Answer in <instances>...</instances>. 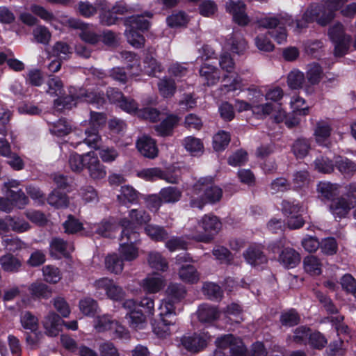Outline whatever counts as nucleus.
<instances>
[{"label":"nucleus","mask_w":356,"mask_h":356,"mask_svg":"<svg viewBox=\"0 0 356 356\" xmlns=\"http://www.w3.org/2000/svg\"><path fill=\"white\" fill-rule=\"evenodd\" d=\"M348 0H323L322 4L310 6L304 13L301 19L296 21L298 30L307 26L308 23L316 21L321 26L329 24L334 17L335 12L343 9Z\"/></svg>","instance_id":"f257e3e1"},{"label":"nucleus","mask_w":356,"mask_h":356,"mask_svg":"<svg viewBox=\"0 0 356 356\" xmlns=\"http://www.w3.org/2000/svg\"><path fill=\"white\" fill-rule=\"evenodd\" d=\"M194 190L197 194L200 193L202 191L204 192V200L196 198L191 201V206L192 207L200 209L203 208L207 202L214 204L219 202L222 196V189L213 184L212 177L200 179L194 186Z\"/></svg>","instance_id":"f03ea898"},{"label":"nucleus","mask_w":356,"mask_h":356,"mask_svg":"<svg viewBox=\"0 0 356 356\" xmlns=\"http://www.w3.org/2000/svg\"><path fill=\"white\" fill-rule=\"evenodd\" d=\"M197 227L201 229L199 231L198 240L208 243L220 232L222 223L216 216L205 214L199 220Z\"/></svg>","instance_id":"7ed1b4c3"},{"label":"nucleus","mask_w":356,"mask_h":356,"mask_svg":"<svg viewBox=\"0 0 356 356\" xmlns=\"http://www.w3.org/2000/svg\"><path fill=\"white\" fill-rule=\"evenodd\" d=\"M76 99H81V101L93 104L97 108L102 106L105 103L103 94L92 91H86L80 92V94L76 96H67L63 99H56L55 104L57 106L63 104V108L70 109L72 106H76V103L74 102Z\"/></svg>","instance_id":"20e7f679"},{"label":"nucleus","mask_w":356,"mask_h":356,"mask_svg":"<svg viewBox=\"0 0 356 356\" xmlns=\"http://www.w3.org/2000/svg\"><path fill=\"white\" fill-rule=\"evenodd\" d=\"M329 35L334 43V54L336 56L345 55L350 47L351 37L344 33L343 26L337 23L330 28Z\"/></svg>","instance_id":"39448f33"},{"label":"nucleus","mask_w":356,"mask_h":356,"mask_svg":"<svg viewBox=\"0 0 356 356\" xmlns=\"http://www.w3.org/2000/svg\"><path fill=\"white\" fill-rule=\"evenodd\" d=\"M216 344L221 348L229 349V356H247V348L240 338L232 334H225L218 337Z\"/></svg>","instance_id":"423d86ee"},{"label":"nucleus","mask_w":356,"mask_h":356,"mask_svg":"<svg viewBox=\"0 0 356 356\" xmlns=\"http://www.w3.org/2000/svg\"><path fill=\"white\" fill-rule=\"evenodd\" d=\"M226 11L233 16V20L239 26H246L250 19L245 13V4L241 0H229L225 4Z\"/></svg>","instance_id":"0eeeda50"},{"label":"nucleus","mask_w":356,"mask_h":356,"mask_svg":"<svg viewBox=\"0 0 356 356\" xmlns=\"http://www.w3.org/2000/svg\"><path fill=\"white\" fill-rule=\"evenodd\" d=\"M86 161L87 164L86 165V168L88 170L89 177L92 180L97 181L106 177V167L100 162L95 152H88Z\"/></svg>","instance_id":"6e6552de"},{"label":"nucleus","mask_w":356,"mask_h":356,"mask_svg":"<svg viewBox=\"0 0 356 356\" xmlns=\"http://www.w3.org/2000/svg\"><path fill=\"white\" fill-rule=\"evenodd\" d=\"M136 147L141 155L146 158L154 159L158 156L159 150L156 141L148 136H143L136 142Z\"/></svg>","instance_id":"1a4fd4ad"},{"label":"nucleus","mask_w":356,"mask_h":356,"mask_svg":"<svg viewBox=\"0 0 356 356\" xmlns=\"http://www.w3.org/2000/svg\"><path fill=\"white\" fill-rule=\"evenodd\" d=\"M210 336L207 334H196L190 337H184L181 339V344L183 346L191 352L197 353L204 348Z\"/></svg>","instance_id":"9d476101"},{"label":"nucleus","mask_w":356,"mask_h":356,"mask_svg":"<svg viewBox=\"0 0 356 356\" xmlns=\"http://www.w3.org/2000/svg\"><path fill=\"white\" fill-rule=\"evenodd\" d=\"M63 323L64 321L60 316L54 312H49L42 321L45 332L50 337L57 336L61 330Z\"/></svg>","instance_id":"9b49d317"},{"label":"nucleus","mask_w":356,"mask_h":356,"mask_svg":"<svg viewBox=\"0 0 356 356\" xmlns=\"http://www.w3.org/2000/svg\"><path fill=\"white\" fill-rule=\"evenodd\" d=\"M330 211L335 218H342L353 208L343 196L333 199L330 204Z\"/></svg>","instance_id":"f8f14e48"},{"label":"nucleus","mask_w":356,"mask_h":356,"mask_svg":"<svg viewBox=\"0 0 356 356\" xmlns=\"http://www.w3.org/2000/svg\"><path fill=\"white\" fill-rule=\"evenodd\" d=\"M120 224L113 218L103 219L101 222L94 225L95 232L104 237H112L116 232Z\"/></svg>","instance_id":"ddd939ff"},{"label":"nucleus","mask_w":356,"mask_h":356,"mask_svg":"<svg viewBox=\"0 0 356 356\" xmlns=\"http://www.w3.org/2000/svg\"><path fill=\"white\" fill-rule=\"evenodd\" d=\"M72 26L81 30L79 36L83 41L87 43L95 44L102 39V35L97 33L89 24L81 22H75Z\"/></svg>","instance_id":"4468645a"},{"label":"nucleus","mask_w":356,"mask_h":356,"mask_svg":"<svg viewBox=\"0 0 356 356\" xmlns=\"http://www.w3.org/2000/svg\"><path fill=\"white\" fill-rule=\"evenodd\" d=\"M259 26L265 29H272L276 27L292 26L294 24L293 19L287 15H277L276 17H265L258 21Z\"/></svg>","instance_id":"2eb2a0df"},{"label":"nucleus","mask_w":356,"mask_h":356,"mask_svg":"<svg viewBox=\"0 0 356 356\" xmlns=\"http://www.w3.org/2000/svg\"><path fill=\"white\" fill-rule=\"evenodd\" d=\"M226 45L233 53L241 55L248 49V42L239 32H234L226 40Z\"/></svg>","instance_id":"dca6fc26"},{"label":"nucleus","mask_w":356,"mask_h":356,"mask_svg":"<svg viewBox=\"0 0 356 356\" xmlns=\"http://www.w3.org/2000/svg\"><path fill=\"white\" fill-rule=\"evenodd\" d=\"M165 279L163 276L154 273L148 275L143 280L142 286L144 291L149 293H156L165 286Z\"/></svg>","instance_id":"f3484780"},{"label":"nucleus","mask_w":356,"mask_h":356,"mask_svg":"<svg viewBox=\"0 0 356 356\" xmlns=\"http://www.w3.org/2000/svg\"><path fill=\"white\" fill-rule=\"evenodd\" d=\"M119 224L123 227L120 236L122 243H136L139 241L140 234L131 226L128 218H124L121 219Z\"/></svg>","instance_id":"a211bd4d"},{"label":"nucleus","mask_w":356,"mask_h":356,"mask_svg":"<svg viewBox=\"0 0 356 356\" xmlns=\"http://www.w3.org/2000/svg\"><path fill=\"white\" fill-rule=\"evenodd\" d=\"M245 261L252 266H259L266 263L267 258L261 248L256 245L250 246L244 252Z\"/></svg>","instance_id":"6ab92c4d"},{"label":"nucleus","mask_w":356,"mask_h":356,"mask_svg":"<svg viewBox=\"0 0 356 356\" xmlns=\"http://www.w3.org/2000/svg\"><path fill=\"white\" fill-rule=\"evenodd\" d=\"M145 16L151 18L152 14L149 12H145L142 15H134L127 17L124 20V25L127 27H132L140 31H147L150 26V22L148 19L144 18Z\"/></svg>","instance_id":"aec40b11"},{"label":"nucleus","mask_w":356,"mask_h":356,"mask_svg":"<svg viewBox=\"0 0 356 356\" xmlns=\"http://www.w3.org/2000/svg\"><path fill=\"white\" fill-rule=\"evenodd\" d=\"M200 75L208 86L216 84L220 78V73L217 67L204 64L200 70Z\"/></svg>","instance_id":"412c9836"},{"label":"nucleus","mask_w":356,"mask_h":356,"mask_svg":"<svg viewBox=\"0 0 356 356\" xmlns=\"http://www.w3.org/2000/svg\"><path fill=\"white\" fill-rule=\"evenodd\" d=\"M197 315L202 323H212L219 318L220 312L216 307L203 304L199 307Z\"/></svg>","instance_id":"4be33fe9"},{"label":"nucleus","mask_w":356,"mask_h":356,"mask_svg":"<svg viewBox=\"0 0 356 356\" xmlns=\"http://www.w3.org/2000/svg\"><path fill=\"white\" fill-rule=\"evenodd\" d=\"M317 192L322 200L332 201L339 195V186L327 181H321L317 185Z\"/></svg>","instance_id":"5701e85b"},{"label":"nucleus","mask_w":356,"mask_h":356,"mask_svg":"<svg viewBox=\"0 0 356 356\" xmlns=\"http://www.w3.org/2000/svg\"><path fill=\"white\" fill-rule=\"evenodd\" d=\"M147 261L149 267L156 270L165 272L168 268L167 259L159 252H149Z\"/></svg>","instance_id":"b1692460"},{"label":"nucleus","mask_w":356,"mask_h":356,"mask_svg":"<svg viewBox=\"0 0 356 356\" xmlns=\"http://www.w3.org/2000/svg\"><path fill=\"white\" fill-rule=\"evenodd\" d=\"M47 202L56 209L67 208L70 204V200L66 193L54 189L48 196Z\"/></svg>","instance_id":"393cba45"},{"label":"nucleus","mask_w":356,"mask_h":356,"mask_svg":"<svg viewBox=\"0 0 356 356\" xmlns=\"http://www.w3.org/2000/svg\"><path fill=\"white\" fill-rule=\"evenodd\" d=\"M280 261L287 268H294L300 262V255L294 249L287 248L280 254Z\"/></svg>","instance_id":"a878e982"},{"label":"nucleus","mask_w":356,"mask_h":356,"mask_svg":"<svg viewBox=\"0 0 356 356\" xmlns=\"http://www.w3.org/2000/svg\"><path fill=\"white\" fill-rule=\"evenodd\" d=\"M332 127L325 121H319L316 123L314 129L315 140L319 145H324L331 135Z\"/></svg>","instance_id":"bb28decb"},{"label":"nucleus","mask_w":356,"mask_h":356,"mask_svg":"<svg viewBox=\"0 0 356 356\" xmlns=\"http://www.w3.org/2000/svg\"><path fill=\"white\" fill-rule=\"evenodd\" d=\"M104 264L107 270L111 273L120 274L124 268V261L116 253L107 255Z\"/></svg>","instance_id":"cd10ccee"},{"label":"nucleus","mask_w":356,"mask_h":356,"mask_svg":"<svg viewBox=\"0 0 356 356\" xmlns=\"http://www.w3.org/2000/svg\"><path fill=\"white\" fill-rule=\"evenodd\" d=\"M86 156H88V153L82 155L76 152L70 154L67 161L70 169L76 173L81 172L87 164Z\"/></svg>","instance_id":"c85d7f7f"},{"label":"nucleus","mask_w":356,"mask_h":356,"mask_svg":"<svg viewBox=\"0 0 356 356\" xmlns=\"http://www.w3.org/2000/svg\"><path fill=\"white\" fill-rule=\"evenodd\" d=\"M157 86L160 95L164 98L172 97L177 90L175 81L167 76L160 79Z\"/></svg>","instance_id":"c756f323"},{"label":"nucleus","mask_w":356,"mask_h":356,"mask_svg":"<svg viewBox=\"0 0 356 356\" xmlns=\"http://www.w3.org/2000/svg\"><path fill=\"white\" fill-rule=\"evenodd\" d=\"M165 294L167 299L173 302H178L184 298L186 294V290L185 287L180 284L170 283L165 290Z\"/></svg>","instance_id":"7c9ffc66"},{"label":"nucleus","mask_w":356,"mask_h":356,"mask_svg":"<svg viewBox=\"0 0 356 356\" xmlns=\"http://www.w3.org/2000/svg\"><path fill=\"white\" fill-rule=\"evenodd\" d=\"M179 278L185 282L195 284L200 280V274L192 265L183 266L179 270Z\"/></svg>","instance_id":"2f4dec72"},{"label":"nucleus","mask_w":356,"mask_h":356,"mask_svg":"<svg viewBox=\"0 0 356 356\" xmlns=\"http://www.w3.org/2000/svg\"><path fill=\"white\" fill-rule=\"evenodd\" d=\"M74 248L63 239L54 238L50 243V251L51 254H60L67 257L70 251H73Z\"/></svg>","instance_id":"473e14b6"},{"label":"nucleus","mask_w":356,"mask_h":356,"mask_svg":"<svg viewBox=\"0 0 356 356\" xmlns=\"http://www.w3.org/2000/svg\"><path fill=\"white\" fill-rule=\"evenodd\" d=\"M20 323L24 329L30 330L33 333H35L38 329V318L29 311L22 312L20 316Z\"/></svg>","instance_id":"72a5a7b5"},{"label":"nucleus","mask_w":356,"mask_h":356,"mask_svg":"<svg viewBox=\"0 0 356 356\" xmlns=\"http://www.w3.org/2000/svg\"><path fill=\"white\" fill-rule=\"evenodd\" d=\"M119 253L123 261H131L138 258V248L135 245V243H121Z\"/></svg>","instance_id":"f704fd0d"},{"label":"nucleus","mask_w":356,"mask_h":356,"mask_svg":"<svg viewBox=\"0 0 356 356\" xmlns=\"http://www.w3.org/2000/svg\"><path fill=\"white\" fill-rule=\"evenodd\" d=\"M129 220L130 223L143 225L151 220L150 215L143 209H133L129 211Z\"/></svg>","instance_id":"c9c22d12"},{"label":"nucleus","mask_w":356,"mask_h":356,"mask_svg":"<svg viewBox=\"0 0 356 356\" xmlns=\"http://www.w3.org/2000/svg\"><path fill=\"white\" fill-rule=\"evenodd\" d=\"M101 140L102 138L99 134V129L90 127H88L85 129L83 143L90 147L95 149H99Z\"/></svg>","instance_id":"e433bc0d"},{"label":"nucleus","mask_w":356,"mask_h":356,"mask_svg":"<svg viewBox=\"0 0 356 356\" xmlns=\"http://www.w3.org/2000/svg\"><path fill=\"white\" fill-rule=\"evenodd\" d=\"M323 76V69L318 63H312L308 65L306 77L309 83L312 85L318 84Z\"/></svg>","instance_id":"4c0bfd02"},{"label":"nucleus","mask_w":356,"mask_h":356,"mask_svg":"<svg viewBox=\"0 0 356 356\" xmlns=\"http://www.w3.org/2000/svg\"><path fill=\"white\" fill-rule=\"evenodd\" d=\"M178 121L179 118L176 115H169L159 125L155 126V130L160 136H168Z\"/></svg>","instance_id":"58836bf2"},{"label":"nucleus","mask_w":356,"mask_h":356,"mask_svg":"<svg viewBox=\"0 0 356 356\" xmlns=\"http://www.w3.org/2000/svg\"><path fill=\"white\" fill-rule=\"evenodd\" d=\"M29 290L33 296L38 298H48L51 295V289L45 284L40 282L32 283Z\"/></svg>","instance_id":"ea45409f"},{"label":"nucleus","mask_w":356,"mask_h":356,"mask_svg":"<svg viewBox=\"0 0 356 356\" xmlns=\"http://www.w3.org/2000/svg\"><path fill=\"white\" fill-rule=\"evenodd\" d=\"M79 307L81 313L85 316H93L99 308L97 302L90 297L81 299Z\"/></svg>","instance_id":"a19ab883"},{"label":"nucleus","mask_w":356,"mask_h":356,"mask_svg":"<svg viewBox=\"0 0 356 356\" xmlns=\"http://www.w3.org/2000/svg\"><path fill=\"white\" fill-rule=\"evenodd\" d=\"M305 270L312 275H318L321 273V263L319 259L314 256L306 257L303 260Z\"/></svg>","instance_id":"79ce46f5"},{"label":"nucleus","mask_w":356,"mask_h":356,"mask_svg":"<svg viewBox=\"0 0 356 356\" xmlns=\"http://www.w3.org/2000/svg\"><path fill=\"white\" fill-rule=\"evenodd\" d=\"M124 34L128 42L133 47L141 48L144 46L145 42V38L143 35L140 34L136 29L127 27Z\"/></svg>","instance_id":"37998d69"},{"label":"nucleus","mask_w":356,"mask_h":356,"mask_svg":"<svg viewBox=\"0 0 356 356\" xmlns=\"http://www.w3.org/2000/svg\"><path fill=\"white\" fill-rule=\"evenodd\" d=\"M310 148L311 145L307 139L298 138L294 142L292 151L296 158L302 159L307 156Z\"/></svg>","instance_id":"c03bdc74"},{"label":"nucleus","mask_w":356,"mask_h":356,"mask_svg":"<svg viewBox=\"0 0 356 356\" xmlns=\"http://www.w3.org/2000/svg\"><path fill=\"white\" fill-rule=\"evenodd\" d=\"M118 200L122 204L134 203L138 200V193L133 187L124 186L121 188L120 194L118 195Z\"/></svg>","instance_id":"a18cd8bd"},{"label":"nucleus","mask_w":356,"mask_h":356,"mask_svg":"<svg viewBox=\"0 0 356 356\" xmlns=\"http://www.w3.org/2000/svg\"><path fill=\"white\" fill-rule=\"evenodd\" d=\"M163 202L166 203H175L179 200L181 192L176 187H167L161 189L159 193Z\"/></svg>","instance_id":"49530a36"},{"label":"nucleus","mask_w":356,"mask_h":356,"mask_svg":"<svg viewBox=\"0 0 356 356\" xmlns=\"http://www.w3.org/2000/svg\"><path fill=\"white\" fill-rule=\"evenodd\" d=\"M114 320L107 314L97 316L94 319V328L97 332H104L112 330Z\"/></svg>","instance_id":"de8ad7c7"},{"label":"nucleus","mask_w":356,"mask_h":356,"mask_svg":"<svg viewBox=\"0 0 356 356\" xmlns=\"http://www.w3.org/2000/svg\"><path fill=\"white\" fill-rule=\"evenodd\" d=\"M305 80L304 74L298 70L291 71L287 76V84L291 89L302 88Z\"/></svg>","instance_id":"09e8293b"},{"label":"nucleus","mask_w":356,"mask_h":356,"mask_svg":"<svg viewBox=\"0 0 356 356\" xmlns=\"http://www.w3.org/2000/svg\"><path fill=\"white\" fill-rule=\"evenodd\" d=\"M145 231L152 240L156 241H162L166 239L168 235L163 227L155 225H147Z\"/></svg>","instance_id":"8fccbe9b"},{"label":"nucleus","mask_w":356,"mask_h":356,"mask_svg":"<svg viewBox=\"0 0 356 356\" xmlns=\"http://www.w3.org/2000/svg\"><path fill=\"white\" fill-rule=\"evenodd\" d=\"M0 261L3 269L8 272H15L21 266L19 260L10 254L1 257Z\"/></svg>","instance_id":"3c124183"},{"label":"nucleus","mask_w":356,"mask_h":356,"mask_svg":"<svg viewBox=\"0 0 356 356\" xmlns=\"http://www.w3.org/2000/svg\"><path fill=\"white\" fill-rule=\"evenodd\" d=\"M300 315L293 309L282 312L280 316V322L284 326H295L300 323Z\"/></svg>","instance_id":"603ef678"},{"label":"nucleus","mask_w":356,"mask_h":356,"mask_svg":"<svg viewBox=\"0 0 356 356\" xmlns=\"http://www.w3.org/2000/svg\"><path fill=\"white\" fill-rule=\"evenodd\" d=\"M129 325L135 330H140L145 327L146 317L140 310L137 309L129 314Z\"/></svg>","instance_id":"864d4df0"},{"label":"nucleus","mask_w":356,"mask_h":356,"mask_svg":"<svg viewBox=\"0 0 356 356\" xmlns=\"http://www.w3.org/2000/svg\"><path fill=\"white\" fill-rule=\"evenodd\" d=\"M175 303L167 298L161 302L159 307L161 320H168L166 318H170L176 315Z\"/></svg>","instance_id":"5fc2aeb1"},{"label":"nucleus","mask_w":356,"mask_h":356,"mask_svg":"<svg viewBox=\"0 0 356 356\" xmlns=\"http://www.w3.org/2000/svg\"><path fill=\"white\" fill-rule=\"evenodd\" d=\"M49 131L52 134L62 137L70 134L71 127L67 124L65 120L60 119L50 125Z\"/></svg>","instance_id":"6e6d98bb"},{"label":"nucleus","mask_w":356,"mask_h":356,"mask_svg":"<svg viewBox=\"0 0 356 356\" xmlns=\"http://www.w3.org/2000/svg\"><path fill=\"white\" fill-rule=\"evenodd\" d=\"M145 70L149 75H154L163 70L161 64L152 54H147L144 60Z\"/></svg>","instance_id":"4d7b16f0"},{"label":"nucleus","mask_w":356,"mask_h":356,"mask_svg":"<svg viewBox=\"0 0 356 356\" xmlns=\"http://www.w3.org/2000/svg\"><path fill=\"white\" fill-rule=\"evenodd\" d=\"M203 293L211 300H217L222 296L221 288L213 282H206L202 286Z\"/></svg>","instance_id":"13d9d810"},{"label":"nucleus","mask_w":356,"mask_h":356,"mask_svg":"<svg viewBox=\"0 0 356 356\" xmlns=\"http://www.w3.org/2000/svg\"><path fill=\"white\" fill-rule=\"evenodd\" d=\"M219 65L221 70L227 73L231 74L235 69V63L231 54L224 51L219 56Z\"/></svg>","instance_id":"bf43d9fd"},{"label":"nucleus","mask_w":356,"mask_h":356,"mask_svg":"<svg viewBox=\"0 0 356 356\" xmlns=\"http://www.w3.org/2000/svg\"><path fill=\"white\" fill-rule=\"evenodd\" d=\"M183 145L185 149L191 154L202 152L204 148L202 141L199 138L193 136L184 138Z\"/></svg>","instance_id":"052dcab7"},{"label":"nucleus","mask_w":356,"mask_h":356,"mask_svg":"<svg viewBox=\"0 0 356 356\" xmlns=\"http://www.w3.org/2000/svg\"><path fill=\"white\" fill-rule=\"evenodd\" d=\"M166 21L170 27L176 28L185 26L187 24L188 19L184 12L179 11L168 16Z\"/></svg>","instance_id":"680f3d73"},{"label":"nucleus","mask_w":356,"mask_h":356,"mask_svg":"<svg viewBox=\"0 0 356 356\" xmlns=\"http://www.w3.org/2000/svg\"><path fill=\"white\" fill-rule=\"evenodd\" d=\"M99 356H120L118 349L110 341L102 342L98 346Z\"/></svg>","instance_id":"e2e57ef3"},{"label":"nucleus","mask_w":356,"mask_h":356,"mask_svg":"<svg viewBox=\"0 0 356 356\" xmlns=\"http://www.w3.org/2000/svg\"><path fill=\"white\" fill-rule=\"evenodd\" d=\"M44 280L49 283H57L61 279V275L58 268L53 266H45L42 268Z\"/></svg>","instance_id":"0e129e2a"},{"label":"nucleus","mask_w":356,"mask_h":356,"mask_svg":"<svg viewBox=\"0 0 356 356\" xmlns=\"http://www.w3.org/2000/svg\"><path fill=\"white\" fill-rule=\"evenodd\" d=\"M337 169L346 176H352L356 172V165L348 159H341L337 161Z\"/></svg>","instance_id":"69168bd1"},{"label":"nucleus","mask_w":356,"mask_h":356,"mask_svg":"<svg viewBox=\"0 0 356 356\" xmlns=\"http://www.w3.org/2000/svg\"><path fill=\"white\" fill-rule=\"evenodd\" d=\"M230 142V136L227 132L220 131L213 137V148L216 151L224 149Z\"/></svg>","instance_id":"338daca9"},{"label":"nucleus","mask_w":356,"mask_h":356,"mask_svg":"<svg viewBox=\"0 0 356 356\" xmlns=\"http://www.w3.org/2000/svg\"><path fill=\"white\" fill-rule=\"evenodd\" d=\"M315 169L321 173H330L334 170V165L327 157L321 156L314 161Z\"/></svg>","instance_id":"774afa93"}]
</instances>
